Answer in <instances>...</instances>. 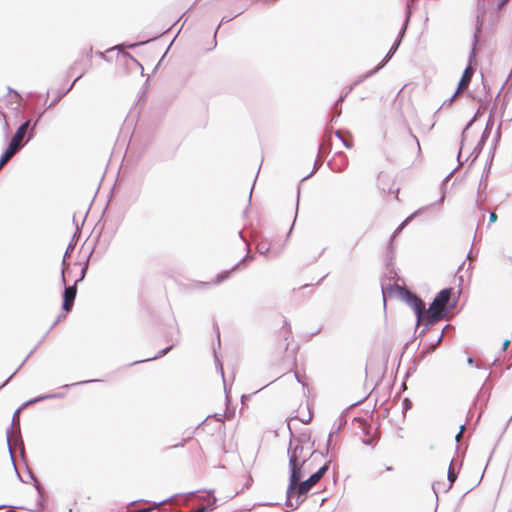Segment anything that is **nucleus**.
<instances>
[{"label": "nucleus", "instance_id": "1", "mask_svg": "<svg viewBox=\"0 0 512 512\" xmlns=\"http://www.w3.org/2000/svg\"><path fill=\"white\" fill-rule=\"evenodd\" d=\"M452 294V288H445L436 295L433 302L427 309L426 317L428 318V325L435 324L442 320L446 315V309L448 306H455L456 300H454V303L450 305Z\"/></svg>", "mask_w": 512, "mask_h": 512}, {"label": "nucleus", "instance_id": "2", "mask_svg": "<svg viewBox=\"0 0 512 512\" xmlns=\"http://www.w3.org/2000/svg\"><path fill=\"white\" fill-rule=\"evenodd\" d=\"M308 449L302 444H296L289 453V465L292 473V482L299 479L300 471L306 466L313 464L316 458L319 456L315 452L311 453L307 458Z\"/></svg>", "mask_w": 512, "mask_h": 512}, {"label": "nucleus", "instance_id": "3", "mask_svg": "<svg viewBox=\"0 0 512 512\" xmlns=\"http://www.w3.org/2000/svg\"><path fill=\"white\" fill-rule=\"evenodd\" d=\"M329 463L326 462L319 469L313 472L308 479L302 481L303 473L300 471L299 479L295 482H292V474L290 475V483L288 488V493L290 495H305L307 494L325 475V473L329 469Z\"/></svg>", "mask_w": 512, "mask_h": 512}, {"label": "nucleus", "instance_id": "4", "mask_svg": "<svg viewBox=\"0 0 512 512\" xmlns=\"http://www.w3.org/2000/svg\"><path fill=\"white\" fill-rule=\"evenodd\" d=\"M404 298L408 305L414 310L418 324L425 323L428 325V318L426 317L427 309L422 299L408 290H405Z\"/></svg>", "mask_w": 512, "mask_h": 512}, {"label": "nucleus", "instance_id": "5", "mask_svg": "<svg viewBox=\"0 0 512 512\" xmlns=\"http://www.w3.org/2000/svg\"><path fill=\"white\" fill-rule=\"evenodd\" d=\"M292 338V332L290 327L284 323L277 331H274L271 340L273 345L279 350H287L289 346V340Z\"/></svg>", "mask_w": 512, "mask_h": 512}, {"label": "nucleus", "instance_id": "6", "mask_svg": "<svg viewBox=\"0 0 512 512\" xmlns=\"http://www.w3.org/2000/svg\"><path fill=\"white\" fill-rule=\"evenodd\" d=\"M377 186L384 193H392L397 198L399 189L395 188L394 180L384 172H380L377 175Z\"/></svg>", "mask_w": 512, "mask_h": 512}, {"label": "nucleus", "instance_id": "7", "mask_svg": "<svg viewBox=\"0 0 512 512\" xmlns=\"http://www.w3.org/2000/svg\"><path fill=\"white\" fill-rule=\"evenodd\" d=\"M30 125V121L24 122L15 132L14 136L12 137L9 146L16 149L17 151L22 147V141L24 139V136L27 133L28 127Z\"/></svg>", "mask_w": 512, "mask_h": 512}, {"label": "nucleus", "instance_id": "8", "mask_svg": "<svg viewBox=\"0 0 512 512\" xmlns=\"http://www.w3.org/2000/svg\"><path fill=\"white\" fill-rule=\"evenodd\" d=\"M77 288L76 285L69 286L64 291V301H63V310L66 312L71 311L74 300L76 297Z\"/></svg>", "mask_w": 512, "mask_h": 512}, {"label": "nucleus", "instance_id": "9", "mask_svg": "<svg viewBox=\"0 0 512 512\" xmlns=\"http://www.w3.org/2000/svg\"><path fill=\"white\" fill-rule=\"evenodd\" d=\"M473 73H474V69L471 65H469L465 70H464V73L461 77V80L459 82V85H458V89L455 93V96L456 97L459 93H461L462 91L466 90L471 82V79H472V76H473Z\"/></svg>", "mask_w": 512, "mask_h": 512}, {"label": "nucleus", "instance_id": "10", "mask_svg": "<svg viewBox=\"0 0 512 512\" xmlns=\"http://www.w3.org/2000/svg\"><path fill=\"white\" fill-rule=\"evenodd\" d=\"M191 439L190 436L187 437H174L172 438L167 445V449L172 448H182L185 444Z\"/></svg>", "mask_w": 512, "mask_h": 512}, {"label": "nucleus", "instance_id": "11", "mask_svg": "<svg viewBox=\"0 0 512 512\" xmlns=\"http://www.w3.org/2000/svg\"><path fill=\"white\" fill-rule=\"evenodd\" d=\"M16 149L8 146L4 154L0 158V169L15 155Z\"/></svg>", "mask_w": 512, "mask_h": 512}, {"label": "nucleus", "instance_id": "12", "mask_svg": "<svg viewBox=\"0 0 512 512\" xmlns=\"http://www.w3.org/2000/svg\"><path fill=\"white\" fill-rule=\"evenodd\" d=\"M216 501H217V499H216L214 496L209 495V496H208V503H207V506L200 507V508H198V509H197L196 511H194V512H207V511H212V510L215 508Z\"/></svg>", "mask_w": 512, "mask_h": 512}, {"label": "nucleus", "instance_id": "13", "mask_svg": "<svg viewBox=\"0 0 512 512\" xmlns=\"http://www.w3.org/2000/svg\"><path fill=\"white\" fill-rule=\"evenodd\" d=\"M456 478H457V474H456L454 468L452 467V465H450L449 471H448V480L450 482L449 487L452 486V484L455 482Z\"/></svg>", "mask_w": 512, "mask_h": 512}, {"label": "nucleus", "instance_id": "14", "mask_svg": "<svg viewBox=\"0 0 512 512\" xmlns=\"http://www.w3.org/2000/svg\"><path fill=\"white\" fill-rule=\"evenodd\" d=\"M231 272H232V271H227V272H223V273L219 274V275L217 276V278H216V281H215V282H216V283H220V282H222L223 280L227 279V278L229 277V275H230V273H231Z\"/></svg>", "mask_w": 512, "mask_h": 512}, {"label": "nucleus", "instance_id": "15", "mask_svg": "<svg viewBox=\"0 0 512 512\" xmlns=\"http://www.w3.org/2000/svg\"><path fill=\"white\" fill-rule=\"evenodd\" d=\"M7 97H9L11 100L13 101H17L18 98H19V95L16 93V92H13V91H10L8 94H7Z\"/></svg>", "mask_w": 512, "mask_h": 512}, {"label": "nucleus", "instance_id": "16", "mask_svg": "<svg viewBox=\"0 0 512 512\" xmlns=\"http://www.w3.org/2000/svg\"><path fill=\"white\" fill-rule=\"evenodd\" d=\"M312 472V464H310L309 466H306V468H303L302 469V473H303V477L308 474V473H311Z\"/></svg>", "mask_w": 512, "mask_h": 512}, {"label": "nucleus", "instance_id": "17", "mask_svg": "<svg viewBox=\"0 0 512 512\" xmlns=\"http://www.w3.org/2000/svg\"><path fill=\"white\" fill-rule=\"evenodd\" d=\"M489 220H490V222H491V223L496 222V220H497V215H496V213H495V212H492V213L490 214V216H489Z\"/></svg>", "mask_w": 512, "mask_h": 512}, {"label": "nucleus", "instance_id": "18", "mask_svg": "<svg viewBox=\"0 0 512 512\" xmlns=\"http://www.w3.org/2000/svg\"><path fill=\"white\" fill-rule=\"evenodd\" d=\"M356 421L360 424L361 427L365 428L366 421L364 419H356Z\"/></svg>", "mask_w": 512, "mask_h": 512}, {"label": "nucleus", "instance_id": "19", "mask_svg": "<svg viewBox=\"0 0 512 512\" xmlns=\"http://www.w3.org/2000/svg\"><path fill=\"white\" fill-rule=\"evenodd\" d=\"M509 345H510V340H505L503 343V349L506 350Z\"/></svg>", "mask_w": 512, "mask_h": 512}, {"label": "nucleus", "instance_id": "20", "mask_svg": "<svg viewBox=\"0 0 512 512\" xmlns=\"http://www.w3.org/2000/svg\"><path fill=\"white\" fill-rule=\"evenodd\" d=\"M463 430H464V427L462 426V427H461L460 432H459V433H458V435L456 436L457 441H459V440H460V437L462 436V432H463Z\"/></svg>", "mask_w": 512, "mask_h": 512}, {"label": "nucleus", "instance_id": "21", "mask_svg": "<svg viewBox=\"0 0 512 512\" xmlns=\"http://www.w3.org/2000/svg\"><path fill=\"white\" fill-rule=\"evenodd\" d=\"M386 470H387V471H392V470H393V467H392V466H387V467H386Z\"/></svg>", "mask_w": 512, "mask_h": 512}, {"label": "nucleus", "instance_id": "22", "mask_svg": "<svg viewBox=\"0 0 512 512\" xmlns=\"http://www.w3.org/2000/svg\"><path fill=\"white\" fill-rule=\"evenodd\" d=\"M383 65H384V63H382L381 65L377 66V69H380Z\"/></svg>", "mask_w": 512, "mask_h": 512}]
</instances>
